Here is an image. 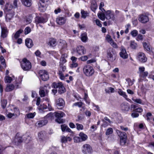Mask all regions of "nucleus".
Listing matches in <instances>:
<instances>
[{
    "label": "nucleus",
    "instance_id": "obj_1",
    "mask_svg": "<svg viewBox=\"0 0 154 154\" xmlns=\"http://www.w3.org/2000/svg\"><path fill=\"white\" fill-rule=\"evenodd\" d=\"M84 74L87 77H90L92 75L94 72L93 68L91 66L86 65L84 66L83 69Z\"/></svg>",
    "mask_w": 154,
    "mask_h": 154
},
{
    "label": "nucleus",
    "instance_id": "obj_2",
    "mask_svg": "<svg viewBox=\"0 0 154 154\" xmlns=\"http://www.w3.org/2000/svg\"><path fill=\"white\" fill-rule=\"evenodd\" d=\"M116 132L120 137V143L121 145H124L126 142L127 136L125 133L121 132L119 130H116Z\"/></svg>",
    "mask_w": 154,
    "mask_h": 154
},
{
    "label": "nucleus",
    "instance_id": "obj_3",
    "mask_svg": "<svg viewBox=\"0 0 154 154\" xmlns=\"http://www.w3.org/2000/svg\"><path fill=\"white\" fill-rule=\"evenodd\" d=\"M21 66L22 69L25 71L28 70L31 68L30 62L26 58L23 60L21 63Z\"/></svg>",
    "mask_w": 154,
    "mask_h": 154
},
{
    "label": "nucleus",
    "instance_id": "obj_4",
    "mask_svg": "<svg viewBox=\"0 0 154 154\" xmlns=\"http://www.w3.org/2000/svg\"><path fill=\"white\" fill-rule=\"evenodd\" d=\"M107 57L111 61L115 60L116 58V54L114 50L112 48L109 49L107 51Z\"/></svg>",
    "mask_w": 154,
    "mask_h": 154
},
{
    "label": "nucleus",
    "instance_id": "obj_5",
    "mask_svg": "<svg viewBox=\"0 0 154 154\" xmlns=\"http://www.w3.org/2000/svg\"><path fill=\"white\" fill-rule=\"evenodd\" d=\"M52 87L55 88H59L58 92L60 94L66 91V89L61 82H54L52 84Z\"/></svg>",
    "mask_w": 154,
    "mask_h": 154
},
{
    "label": "nucleus",
    "instance_id": "obj_6",
    "mask_svg": "<svg viewBox=\"0 0 154 154\" xmlns=\"http://www.w3.org/2000/svg\"><path fill=\"white\" fill-rule=\"evenodd\" d=\"M39 74L42 79L45 81L49 78V75L47 71L45 70H41L39 71Z\"/></svg>",
    "mask_w": 154,
    "mask_h": 154
},
{
    "label": "nucleus",
    "instance_id": "obj_7",
    "mask_svg": "<svg viewBox=\"0 0 154 154\" xmlns=\"http://www.w3.org/2000/svg\"><path fill=\"white\" fill-rule=\"evenodd\" d=\"M55 116L57 118L55 119L56 122L59 123H61L63 122V120L61 118L65 115V113L62 112H55Z\"/></svg>",
    "mask_w": 154,
    "mask_h": 154
},
{
    "label": "nucleus",
    "instance_id": "obj_8",
    "mask_svg": "<svg viewBox=\"0 0 154 154\" xmlns=\"http://www.w3.org/2000/svg\"><path fill=\"white\" fill-rule=\"evenodd\" d=\"M48 20L47 17L44 18L42 17L37 16L35 18V22L36 25L39 23H44Z\"/></svg>",
    "mask_w": 154,
    "mask_h": 154
},
{
    "label": "nucleus",
    "instance_id": "obj_9",
    "mask_svg": "<svg viewBox=\"0 0 154 154\" xmlns=\"http://www.w3.org/2000/svg\"><path fill=\"white\" fill-rule=\"evenodd\" d=\"M137 59L140 62L143 63L146 62L147 60L145 54L141 52L138 53Z\"/></svg>",
    "mask_w": 154,
    "mask_h": 154
},
{
    "label": "nucleus",
    "instance_id": "obj_10",
    "mask_svg": "<svg viewBox=\"0 0 154 154\" xmlns=\"http://www.w3.org/2000/svg\"><path fill=\"white\" fill-rule=\"evenodd\" d=\"M82 151L83 153L87 154L91 153L92 152V149L90 145L85 144L82 146Z\"/></svg>",
    "mask_w": 154,
    "mask_h": 154
},
{
    "label": "nucleus",
    "instance_id": "obj_11",
    "mask_svg": "<svg viewBox=\"0 0 154 154\" xmlns=\"http://www.w3.org/2000/svg\"><path fill=\"white\" fill-rule=\"evenodd\" d=\"M56 106L58 109H61L64 106L65 102L61 98L57 99L55 101Z\"/></svg>",
    "mask_w": 154,
    "mask_h": 154
},
{
    "label": "nucleus",
    "instance_id": "obj_12",
    "mask_svg": "<svg viewBox=\"0 0 154 154\" xmlns=\"http://www.w3.org/2000/svg\"><path fill=\"white\" fill-rule=\"evenodd\" d=\"M106 18L107 20L111 19L112 20L115 19V16L113 12L108 10L105 13Z\"/></svg>",
    "mask_w": 154,
    "mask_h": 154
},
{
    "label": "nucleus",
    "instance_id": "obj_13",
    "mask_svg": "<svg viewBox=\"0 0 154 154\" xmlns=\"http://www.w3.org/2000/svg\"><path fill=\"white\" fill-rule=\"evenodd\" d=\"M76 52L79 55H82L85 54L86 50L85 48L82 45H79L76 48Z\"/></svg>",
    "mask_w": 154,
    "mask_h": 154
},
{
    "label": "nucleus",
    "instance_id": "obj_14",
    "mask_svg": "<svg viewBox=\"0 0 154 154\" xmlns=\"http://www.w3.org/2000/svg\"><path fill=\"white\" fill-rule=\"evenodd\" d=\"M138 20L142 23H146L149 20L148 16L145 14L140 15L138 18Z\"/></svg>",
    "mask_w": 154,
    "mask_h": 154
},
{
    "label": "nucleus",
    "instance_id": "obj_15",
    "mask_svg": "<svg viewBox=\"0 0 154 154\" xmlns=\"http://www.w3.org/2000/svg\"><path fill=\"white\" fill-rule=\"evenodd\" d=\"M66 21V19L65 16H59L56 19L57 23L60 25H62L64 24Z\"/></svg>",
    "mask_w": 154,
    "mask_h": 154
},
{
    "label": "nucleus",
    "instance_id": "obj_16",
    "mask_svg": "<svg viewBox=\"0 0 154 154\" xmlns=\"http://www.w3.org/2000/svg\"><path fill=\"white\" fill-rule=\"evenodd\" d=\"M48 123V121L46 119L39 120L37 122L36 126L38 127H41L46 125Z\"/></svg>",
    "mask_w": 154,
    "mask_h": 154
},
{
    "label": "nucleus",
    "instance_id": "obj_17",
    "mask_svg": "<svg viewBox=\"0 0 154 154\" xmlns=\"http://www.w3.org/2000/svg\"><path fill=\"white\" fill-rule=\"evenodd\" d=\"M1 36L3 38L6 37L8 32V30L7 27L5 26H1Z\"/></svg>",
    "mask_w": 154,
    "mask_h": 154
},
{
    "label": "nucleus",
    "instance_id": "obj_18",
    "mask_svg": "<svg viewBox=\"0 0 154 154\" xmlns=\"http://www.w3.org/2000/svg\"><path fill=\"white\" fill-rule=\"evenodd\" d=\"M91 9L94 13H95L96 10L97 9V5L96 0H91Z\"/></svg>",
    "mask_w": 154,
    "mask_h": 154
},
{
    "label": "nucleus",
    "instance_id": "obj_19",
    "mask_svg": "<svg viewBox=\"0 0 154 154\" xmlns=\"http://www.w3.org/2000/svg\"><path fill=\"white\" fill-rule=\"evenodd\" d=\"M119 54L120 57L124 59H127L128 57V55L126 52L125 49L123 48H122Z\"/></svg>",
    "mask_w": 154,
    "mask_h": 154
},
{
    "label": "nucleus",
    "instance_id": "obj_20",
    "mask_svg": "<svg viewBox=\"0 0 154 154\" xmlns=\"http://www.w3.org/2000/svg\"><path fill=\"white\" fill-rule=\"evenodd\" d=\"M39 5V10L41 11H44L45 10V0H40Z\"/></svg>",
    "mask_w": 154,
    "mask_h": 154
},
{
    "label": "nucleus",
    "instance_id": "obj_21",
    "mask_svg": "<svg viewBox=\"0 0 154 154\" xmlns=\"http://www.w3.org/2000/svg\"><path fill=\"white\" fill-rule=\"evenodd\" d=\"M132 100L134 103H136L142 105H144L145 104V103L140 98L133 97L132 98Z\"/></svg>",
    "mask_w": 154,
    "mask_h": 154
},
{
    "label": "nucleus",
    "instance_id": "obj_22",
    "mask_svg": "<svg viewBox=\"0 0 154 154\" xmlns=\"http://www.w3.org/2000/svg\"><path fill=\"white\" fill-rule=\"evenodd\" d=\"M67 57V54L66 53L62 55L60 59V66L63 65L66 62L65 58H66Z\"/></svg>",
    "mask_w": 154,
    "mask_h": 154
},
{
    "label": "nucleus",
    "instance_id": "obj_23",
    "mask_svg": "<svg viewBox=\"0 0 154 154\" xmlns=\"http://www.w3.org/2000/svg\"><path fill=\"white\" fill-rule=\"evenodd\" d=\"M48 45L51 47L55 46L56 45V40L54 38H49L48 40Z\"/></svg>",
    "mask_w": 154,
    "mask_h": 154
},
{
    "label": "nucleus",
    "instance_id": "obj_24",
    "mask_svg": "<svg viewBox=\"0 0 154 154\" xmlns=\"http://www.w3.org/2000/svg\"><path fill=\"white\" fill-rule=\"evenodd\" d=\"M79 135L80 137L82 142L85 141L86 140L88 139V136L87 135L82 132H80Z\"/></svg>",
    "mask_w": 154,
    "mask_h": 154
},
{
    "label": "nucleus",
    "instance_id": "obj_25",
    "mask_svg": "<svg viewBox=\"0 0 154 154\" xmlns=\"http://www.w3.org/2000/svg\"><path fill=\"white\" fill-rule=\"evenodd\" d=\"M25 44L29 48H31L33 45L32 41L30 38H27L25 40Z\"/></svg>",
    "mask_w": 154,
    "mask_h": 154
},
{
    "label": "nucleus",
    "instance_id": "obj_26",
    "mask_svg": "<svg viewBox=\"0 0 154 154\" xmlns=\"http://www.w3.org/2000/svg\"><path fill=\"white\" fill-rule=\"evenodd\" d=\"M121 108L122 110L124 111H128L129 107L127 102H123L121 105Z\"/></svg>",
    "mask_w": 154,
    "mask_h": 154
},
{
    "label": "nucleus",
    "instance_id": "obj_27",
    "mask_svg": "<svg viewBox=\"0 0 154 154\" xmlns=\"http://www.w3.org/2000/svg\"><path fill=\"white\" fill-rule=\"evenodd\" d=\"M59 48L61 49H64L67 47V44L64 40H60L59 44Z\"/></svg>",
    "mask_w": 154,
    "mask_h": 154
},
{
    "label": "nucleus",
    "instance_id": "obj_28",
    "mask_svg": "<svg viewBox=\"0 0 154 154\" xmlns=\"http://www.w3.org/2000/svg\"><path fill=\"white\" fill-rule=\"evenodd\" d=\"M22 4L25 6L29 7L32 4V0H21Z\"/></svg>",
    "mask_w": 154,
    "mask_h": 154
},
{
    "label": "nucleus",
    "instance_id": "obj_29",
    "mask_svg": "<svg viewBox=\"0 0 154 154\" xmlns=\"http://www.w3.org/2000/svg\"><path fill=\"white\" fill-rule=\"evenodd\" d=\"M14 141L15 145H19L22 142V138L21 137H18L17 135H16Z\"/></svg>",
    "mask_w": 154,
    "mask_h": 154
},
{
    "label": "nucleus",
    "instance_id": "obj_30",
    "mask_svg": "<svg viewBox=\"0 0 154 154\" xmlns=\"http://www.w3.org/2000/svg\"><path fill=\"white\" fill-rule=\"evenodd\" d=\"M14 85L13 84L8 85L5 89L6 92H9L13 90L14 88Z\"/></svg>",
    "mask_w": 154,
    "mask_h": 154
},
{
    "label": "nucleus",
    "instance_id": "obj_31",
    "mask_svg": "<svg viewBox=\"0 0 154 154\" xmlns=\"http://www.w3.org/2000/svg\"><path fill=\"white\" fill-rule=\"evenodd\" d=\"M72 139L69 137H66L64 136H62L61 137V141L63 143H66L68 141H70Z\"/></svg>",
    "mask_w": 154,
    "mask_h": 154
},
{
    "label": "nucleus",
    "instance_id": "obj_32",
    "mask_svg": "<svg viewBox=\"0 0 154 154\" xmlns=\"http://www.w3.org/2000/svg\"><path fill=\"white\" fill-rule=\"evenodd\" d=\"M14 79V76L13 78L9 76H6L5 77V82L6 83H10Z\"/></svg>",
    "mask_w": 154,
    "mask_h": 154
},
{
    "label": "nucleus",
    "instance_id": "obj_33",
    "mask_svg": "<svg viewBox=\"0 0 154 154\" xmlns=\"http://www.w3.org/2000/svg\"><path fill=\"white\" fill-rule=\"evenodd\" d=\"M81 39L82 41L84 42H85L87 41L88 38L87 34L86 33H84L82 34L81 35Z\"/></svg>",
    "mask_w": 154,
    "mask_h": 154
},
{
    "label": "nucleus",
    "instance_id": "obj_34",
    "mask_svg": "<svg viewBox=\"0 0 154 154\" xmlns=\"http://www.w3.org/2000/svg\"><path fill=\"white\" fill-rule=\"evenodd\" d=\"M81 17L84 19L85 18L89 16V13L87 11L83 10H81Z\"/></svg>",
    "mask_w": 154,
    "mask_h": 154
},
{
    "label": "nucleus",
    "instance_id": "obj_35",
    "mask_svg": "<svg viewBox=\"0 0 154 154\" xmlns=\"http://www.w3.org/2000/svg\"><path fill=\"white\" fill-rule=\"evenodd\" d=\"M14 14L12 13H9L7 14L5 19L7 22H8L13 17Z\"/></svg>",
    "mask_w": 154,
    "mask_h": 154
},
{
    "label": "nucleus",
    "instance_id": "obj_36",
    "mask_svg": "<svg viewBox=\"0 0 154 154\" xmlns=\"http://www.w3.org/2000/svg\"><path fill=\"white\" fill-rule=\"evenodd\" d=\"M143 47L144 49L148 51H151V48L149 44H147L146 42H143Z\"/></svg>",
    "mask_w": 154,
    "mask_h": 154
},
{
    "label": "nucleus",
    "instance_id": "obj_37",
    "mask_svg": "<svg viewBox=\"0 0 154 154\" xmlns=\"http://www.w3.org/2000/svg\"><path fill=\"white\" fill-rule=\"evenodd\" d=\"M98 17L101 20H104L106 18L105 14L104 13L99 12L97 14Z\"/></svg>",
    "mask_w": 154,
    "mask_h": 154
},
{
    "label": "nucleus",
    "instance_id": "obj_38",
    "mask_svg": "<svg viewBox=\"0 0 154 154\" xmlns=\"http://www.w3.org/2000/svg\"><path fill=\"white\" fill-rule=\"evenodd\" d=\"M76 128L78 131L82 130L84 129V126L83 125L81 124H80L78 123L76 124Z\"/></svg>",
    "mask_w": 154,
    "mask_h": 154
},
{
    "label": "nucleus",
    "instance_id": "obj_39",
    "mask_svg": "<svg viewBox=\"0 0 154 154\" xmlns=\"http://www.w3.org/2000/svg\"><path fill=\"white\" fill-rule=\"evenodd\" d=\"M36 115L35 112L33 113H29L26 115V116L28 119L33 118Z\"/></svg>",
    "mask_w": 154,
    "mask_h": 154
},
{
    "label": "nucleus",
    "instance_id": "obj_40",
    "mask_svg": "<svg viewBox=\"0 0 154 154\" xmlns=\"http://www.w3.org/2000/svg\"><path fill=\"white\" fill-rule=\"evenodd\" d=\"M118 93L119 95L122 96L125 98H126L127 97V96L126 95L125 92L123 91L121 89H119L118 91Z\"/></svg>",
    "mask_w": 154,
    "mask_h": 154
},
{
    "label": "nucleus",
    "instance_id": "obj_41",
    "mask_svg": "<svg viewBox=\"0 0 154 154\" xmlns=\"http://www.w3.org/2000/svg\"><path fill=\"white\" fill-rule=\"evenodd\" d=\"M113 132V130L112 128H108L106 132V135H109L112 134Z\"/></svg>",
    "mask_w": 154,
    "mask_h": 154
},
{
    "label": "nucleus",
    "instance_id": "obj_42",
    "mask_svg": "<svg viewBox=\"0 0 154 154\" xmlns=\"http://www.w3.org/2000/svg\"><path fill=\"white\" fill-rule=\"evenodd\" d=\"M39 94L41 97H43L45 96V93L44 90L42 89V88H40L39 91Z\"/></svg>",
    "mask_w": 154,
    "mask_h": 154
},
{
    "label": "nucleus",
    "instance_id": "obj_43",
    "mask_svg": "<svg viewBox=\"0 0 154 154\" xmlns=\"http://www.w3.org/2000/svg\"><path fill=\"white\" fill-rule=\"evenodd\" d=\"M14 114L16 115V117H17L20 115V112L19 109L17 107H14Z\"/></svg>",
    "mask_w": 154,
    "mask_h": 154
},
{
    "label": "nucleus",
    "instance_id": "obj_44",
    "mask_svg": "<svg viewBox=\"0 0 154 154\" xmlns=\"http://www.w3.org/2000/svg\"><path fill=\"white\" fill-rule=\"evenodd\" d=\"M23 31L21 29H20L17 31L14 35L15 38H17L20 36V34L23 32Z\"/></svg>",
    "mask_w": 154,
    "mask_h": 154
},
{
    "label": "nucleus",
    "instance_id": "obj_45",
    "mask_svg": "<svg viewBox=\"0 0 154 154\" xmlns=\"http://www.w3.org/2000/svg\"><path fill=\"white\" fill-rule=\"evenodd\" d=\"M13 8L12 5L11 4H7L5 6V9L7 11L11 10Z\"/></svg>",
    "mask_w": 154,
    "mask_h": 154
},
{
    "label": "nucleus",
    "instance_id": "obj_46",
    "mask_svg": "<svg viewBox=\"0 0 154 154\" xmlns=\"http://www.w3.org/2000/svg\"><path fill=\"white\" fill-rule=\"evenodd\" d=\"M106 40L110 44L113 42V41L111 36L109 35H106Z\"/></svg>",
    "mask_w": 154,
    "mask_h": 154
},
{
    "label": "nucleus",
    "instance_id": "obj_47",
    "mask_svg": "<svg viewBox=\"0 0 154 154\" xmlns=\"http://www.w3.org/2000/svg\"><path fill=\"white\" fill-rule=\"evenodd\" d=\"M106 92L107 93H113L114 91V89L112 87H109L108 88V89H106L105 90Z\"/></svg>",
    "mask_w": 154,
    "mask_h": 154
},
{
    "label": "nucleus",
    "instance_id": "obj_48",
    "mask_svg": "<svg viewBox=\"0 0 154 154\" xmlns=\"http://www.w3.org/2000/svg\"><path fill=\"white\" fill-rule=\"evenodd\" d=\"M143 110L141 107H139L137 108L136 109L133 110V112H136L139 113H141L143 112Z\"/></svg>",
    "mask_w": 154,
    "mask_h": 154
},
{
    "label": "nucleus",
    "instance_id": "obj_49",
    "mask_svg": "<svg viewBox=\"0 0 154 154\" xmlns=\"http://www.w3.org/2000/svg\"><path fill=\"white\" fill-rule=\"evenodd\" d=\"M74 142L76 143H78L81 142L80 137H75L73 138Z\"/></svg>",
    "mask_w": 154,
    "mask_h": 154
},
{
    "label": "nucleus",
    "instance_id": "obj_50",
    "mask_svg": "<svg viewBox=\"0 0 154 154\" xmlns=\"http://www.w3.org/2000/svg\"><path fill=\"white\" fill-rule=\"evenodd\" d=\"M59 75L60 79L62 80H63L65 79V76L63 74L62 72L61 71L59 70Z\"/></svg>",
    "mask_w": 154,
    "mask_h": 154
},
{
    "label": "nucleus",
    "instance_id": "obj_51",
    "mask_svg": "<svg viewBox=\"0 0 154 154\" xmlns=\"http://www.w3.org/2000/svg\"><path fill=\"white\" fill-rule=\"evenodd\" d=\"M47 106L45 105V104H43L42 105H40V106L38 108V109L39 110H41L44 109H47Z\"/></svg>",
    "mask_w": 154,
    "mask_h": 154
},
{
    "label": "nucleus",
    "instance_id": "obj_52",
    "mask_svg": "<svg viewBox=\"0 0 154 154\" xmlns=\"http://www.w3.org/2000/svg\"><path fill=\"white\" fill-rule=\"evenodd\" d=\"M32 17H29L26 18V23L27 24L30 23L32 21Z\"/></svg>",
    "mask_w": 154,
    "mask_h": 154
},
{
    "label": "nucleus",
    "instance_id": "obj_53",
    "mask_svg": "<svg viewBox=\"0 0 154 154\" xmlns=\"http://www.w3.org/2000/svg\"><path fill=\"white\" fill-rule=\"evenodd\" d=\"M131 116L133 118H137L139 116V114L136 112H133L131 114Z\"/></svg>",
    "mask_w": 154,
    "mask_h": 154
},
{
    "label": "nucleus",
    "instance_id": "obj_54",
    "mask_svg": "<svg viewBox=\"0 0 154 154\" xmlns=\"http://www.w3.org/2000/svg\"><path fill=\"white\" fill-rule=\"evenodd\" d=\"M131 47L133 49H135L137 46V45L134 41H131V43L130 45Z\"/></svg>",
    "mask_w": 154,
    "mask_h": 154
},
{
    "label": "nucleus",
    "instance_id": "obj_55",
    "mask_svg": "<svg viewBox=\"0 0 154 154\" xmlns=\"http://www.w3.org/2000/svg\"><path fill=\"white\" fill-rule=\"evenodd\" d=\"M126 81L128 82L129 86L132 85L134 84L133 81L129 78L126 79Z\"/></svg>",
    "mask_w": 154,
    "mask_h": 154
},
{
    "label": "nucleus",
    "instance_id": "obj_56",
    "mask_svg": "<svg viewBox=\"0 0 154 154\" xmlns=\"http://www.w3.org/2000/svg\"><path fill=\"white\" fill-rule=\"evenodd\" d=\"M0 61L1 64L5 65V60L2 56H1L0 57Z\"/></svg>",
    "mask_w": 154,
    "mask_h": 154
},
{
    "label": "nucleus",
    "instance_id": "obj_57",
    "mask_svg": "<svg viewBox=\"0 0 154 154\" xmlns=\"http://www.w3.org/2000/svg\"><path fill=\"white\" fill-rule=\"evenodd\" d=\"M131 34L133 37H135L138 34V32L137 30H134L131 32Z\"/></svg>",
    "mask_w": 154,
    "mask_h": 154
},
{
    "label": "nucleus",
    "instance_id": "obj_58",
    "mask_svg": "<svg viewBox=\"0 0 154 154\" xmlns=\"http://www.w3.org/2000/svg\"><path fill=\"white\" fill-rule=\"evenodd\" d=\"M148 75V72H143L139 75L141 77L144 78L147 76Z\"/></svg>",
    "mask_w": 154,
    "mask_h": 154
},
{
    "label": "nucleus",
    "instance_id": "obj_59",
    "mask_svg": "<svg viewBox=\"0 0 154 154\" xmlns=\"http://www.w3.org/2000/svg\"><path fill=\"white\" fill-rule=\"evenodd\" d=\"M7 101L5 100H2V106L3 108H5L6 106Z\"/></svg>",
    "mask_w": 154,
    "mask_h": 154
},
{
    "label": "nucleus",
    "instance_id": "obj_60",
    "mask_svg": "<svg viewBox=\"0 0 154 154\" xmlns=\"http://www.w3.org/2000/svg\"><path fill=\"white\" fill-rule=\"evenodd\" d=\"M145 69V68L144 67H139V75L144 72Z\"/></svg>",
    "mask_w": 154,
    "mask_h": 154
},
{
    "label": "nucleus",
    "instance_id": "obj_61",
    "mask_svg": "<svg viewBox=\"0 0 154 154\" xmlns=\"http://www.w3.org/2000/svg\"><path fill=\"white\" fill-rule=\"evenodd\" d=\"M61 127L62 131L63 132L66 131L67 129V128L68 127V126L65 125H61Z\"/></svg>",
    "mask_w": 154,
    "mask_h": 154
},
{
    "label": "nucleus",
    "instance_id": "obj_62",
    "mask_svg": "<svg viewBox=\"0 0 154 154\" xmlns=\"http://www.w3.org/2000/svg\"><path fill=\"white\" fill-rule=\"evenodd\" d=\"M82 104L83 103L82 102H79L74 103L73 106H77L79 107H80L82 106Z\"/></svg>",
    "mask_w": 154,
    "mask_h": 154
},
{
    "label": "nucleus",
    "instance_id": "obj_63",
    "mask_svg": "<svg viewBox=\"0 0 154 154\" xmlns=\"http://www.w3.org/2000/svg\"><path fill=\"white\" fill-rule=\"evenodd\" d=\"M17 0H14L13 2V5H12V7L13 8H16L17 7Z\"/></svg>",
    "mask_w": 154,
    "mask_h": 154
},
{
    "label": "nucleus",
    "instance_id": "obj_64",
    "mask_svg": "<svg viewBox=\"0 0 154 154\" xmlns=\"http://www.w3.org/2000/svg\"><path fill=\"white\" fill-rule=\"evenodd\" d=\"M31 31V29L29 27H26L25 30V34H27Z\"/></svg>",
    "mask_w": 154,
    "mask_h": 154
}]
</instances>
